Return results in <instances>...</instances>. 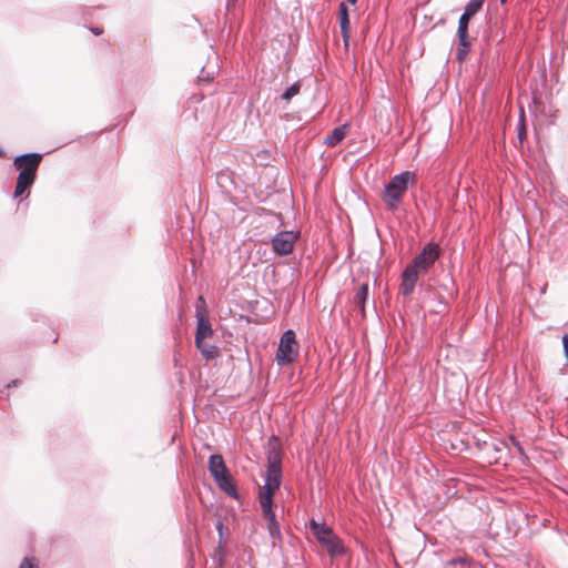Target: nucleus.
<instances>
[{
  "instance_id": "1",
  "label": "nucleus",
  "mask_w": 568,
  "mask_h": 568,
  "mask_svg": "<svg viewBox=\"0 0 568 568\" xmlns=\"http://www.w3.org/2000/svg\"><path fill=\"white\" fill-rule=\"evenodd\" d=\"M416 183V174L412 171H405L394 175L390 181L385 185L382 194V200L386 207L390 211L397 210L403 201V196L408 190L409 185Z\"/></svg>"
},
{
  "instance_id": "2",
  "label": "nucleus",
  "mask_w": 568,
  "mask_h": 568,
  "mask_svg": "<svg viewBox=\"0 0 568 568\" xmlns=\"http://www.w3.org/2000/svg\"><path fill=\"white\" fill-rule=\"evenodd\" d=\"M312 534L318 542L327 550L329 556L335 557L343 555L345 548L339 537L324 523H317L314 519L310 521Z\"/></svg>"
},
{
  "instance_id": "3",
  "label": "nucleus",
  "mask_w": 568,
  "mask_h": 568,
  "mask_svg": "<svg viewBox=\"0 0 568 568\" xmlns=\"http://www.w3.org/2000/svg\"><path fill=\"white\" fill-rule=\"evenodd\" d=\"M297 343L295 333L292 329L286 331L281 339L276 353V361L280 365H286L297 357Z\"/></svg>"
},
{
  "instance_id": "4",
  "label": "nucleus",
  "mask_w": 568,
  "mask_h": 568,
  "mask_svg": "<svg viewBox=\"0 0 568 568\" xmlns=\"http://www.w3.org/2000/svg\"><path fill=\"white\" fill-rule=\"evenodd\" d=\"M42 154L40 153H26L18 155L13 160L14 168L19 171L18 176L31 179L36 181L37 171L40 166Z\"/></svg>"
},
{
  "instance_id": "5",
  "label": "nucleus",
  "mask_w": 568,
  "mask_h": 568,
  "mask_svg": "<svg viewBox=\"0 0 568 568\" xmlns=\"http://www.w3.org/2000/svg\"><path fill=\"white\" fill-rule=\"evenodd\" d=\"M440 255V247L437 243H427L419 254H417L412 264L419 268L422 272L429 270Z\"/></svg>"
},
{
  "instance_id": "6",
  "label": "nucleus",
  "mask_w": 568,
  "mask_h": 568,
  "mask_svg": "<svg viewBox=\"0 0 568 568\" xmlns=\"http://www.w3.org/2000/svg\"><path fill=\"white\" fill-rule=\"evenodd\" d=\"M298 235L292 231H282L272 239L273 252L280 256L287 255L293 252Z\"/></svg>"
},
{
  "instance_id": "7",
  "label": "nucleus",
  "mask_w": 568,
  "mask_h": 568,
  "mask_svg": "<svg viewBox=\"0 0 568 568\" xmlns=\"http://www.w3.org/2000/svg\"><path fill=\"white\" fill-rule=\"evenodd\" d=\"M282 483L281 460L274 459L268 463L265 484L260 489L276 493Z\"/></svg>"
},
{
  "instance_id": "8",
  "label": "nucleus",
  "mask_w": 568,
  "mask_h": 568,
  "mask_svg": "<svg viewBox=\"0 0 568 568\" xmlns=\"http://www.w3.org/2000/svg\"><path fill=\"white\" fill-rule=\"evenodd\" d=\"M422 271L414 266L412 263L408 264L402 274L400 291L403 295L408 296L413 293L415 285L418 281L419 273Z\"/></svg>"
},
{
  "instance_id": "9",
  "label": "nucleus",
  "mask_w": 568,
  "mask_h": 568,
  "mask_svg": "<svg viewBox=\"0 0 568 568\" xmlns=\"http://www.w3.org/2000/svg\"><path fill=\"white\" fill-rule=\"evenodd\" d=\"M196 318L197 326L195 333V344H199L201 339H205L213 335L212 325L206 316L205 310L201 311L200 305L196 306Z\"/></svg>"
},
{
  "instance_id": "10",
  "label": "nucleus",
  "mask_w": 568,
  "mask_h": 568,
  "mask_svg": "<svg viewBox=\"0 0 568 568\" xmlns=\"http://www.w3.org/2000/svg\"><path fill=\"white\" fill-rule=\"evenodd\" d=\"M216 485L221 490H223L229 497L233 499H239V494L236 490V486L230 473H225V475H221L214 479Z\"/></svg>"
},
{
  "instance_id": "11",
  "label": "nucleus",
  "mask_w": 568,
  "mask_h": 568,
  "mask_svg": "<svg viewBox=\"0 0 568 568\" xmlns=\"http://www.w3.org/2000/svg\"><path fill=\"white\" fill-rule=\"evenodd\" d=\"M209 471L212 475V477L215 479L221 475H225V473L229 471L224 459L221 455L215 454L211 455L209 458Z\"/></svg>"
},
{
  "instance_id": "12",
  "label": "nucleus",
  "mask_w": 568,
  "mask_h": 568,
  "mask_svg": "<svg viewBox=\"0 0 568 568\" xmlns=\"http://www.w3.org/2000/svg\"><path fill=\"white\" fill-rule=\"evenodd\" d=\"M349 125L347 123L335 128L325 139L324 144L334 148L338 145L346 136Z\"/></svg>"
},
{
  "instance_id": "13",
  "label": "nucleus",
  "mask_w": 568,
  "mask_h": 568,
  "mask_svg": "<svg viewBox=\"0 0 568 568\" xmlns=\"http://www.w3.org/2000/svg\"><path fill=\"white\" fill-rule=\"evenodd\" d=\"M338 14H339L338 18H339L341 36H349L351 21H349V16H348V8L345 2L339 3Z\"/></svg>"
},
{
  "instance_id": "14",
  "label": "nucleus",
  "mask_w": 568,
  "mask_h": 568,
  "mask_svg": "<svg viewBox=\"0 0 568 568\" xmlns=\"http://www.w3.org/2000/svg\"><path fill=\"white\" fill-rule=\"evenodd\" d=\"M368 300V285L362 284L354 295V304L359 307L362 315L365 314V303Z\"/></svg>"
},
{
  "instance_id": "15",
  "label": "nucleus",
  "mask_w": 568,
  "mask_h": 568,
  "mask_svg": "<svg viewBox=\"0 0 568 568\" xmlns=\"http://www.w3.org/2000/svg\"><path fill=\"white\" fill-rule=\"evenodd\" d=\"M470 39L471 38H458L456 58L459 62H463L466 59L468 52L470 51V48H471Z\"/></svg>"
},
{
  "instance_id": "16",
  "label": "nucleus",
  "mask_w": 568,
  "mask_h": 568,
  "mask_svg": "<svg viewBox=\"0 0 568 568\" xmlns=\"http://www.w3.org/2000/svg\"><path fill=\"white\" fill-rule=\"evenodd\" d=\"M196 348L206 359L215 358L219 354V349L216 346L207 344L204 339H201L199 344H195Z\"/></svg>"
},
{
  "instance_id": "17",
  "label": "nucleus",
  "mask_w": 568,
  "mask_h": 568,
  "mask_svg": "<svg viewBox=\"0 0 568 568\" xmlns=\"http://www.w3.org/2000/svg\"><path fill=\"white\" fill-rule=\"evenodd\" d=\"M275 493L258 488V503L262 510L273 508V496Z\"/></svg>"
},
{
  "instance_id": "18",
  "label": "nucleus",
  "mask_w": 568,
  "mask_h": 568,
  "mask_svg": "<svg viewBox=\"0 0 568 568\" xmlns=\"http://www.w3.org/2000/svg\"><path fill=\"white\" fill-rule=\"evenodd\" d=\"M33 183H34V180L18 176L16 189L13 192V197H18V196L22 195Z\"/></svg>"
},
{
  "instance_id": "19",
  "label": "nucleus",
  "mask_w": 568,
  "mask_h": 568,
  "mask_svg": "<svg viewBox=\"0 0 568 568\" xmlns=\"http://www.w3.org/2000/svg\"><path fill=\"white\" fill-rule=\"evenodd\" d=\"M471 18L473 17L467 16L465 11L463 12V14L459 18L458 27H457L455 36H457V37L468 36V22Z\"/></svg>"
},
{
  "instance_id": "20",
  "label": "nucleus",
  "mask_w": 568,
  "mask_h": 568,
  "mask_svg": "<svg viewBox=\"0 0 568 568\" xmlns=\"http://www.w3.org/2000/svg\"><path fill=\"white\" fill-rule=\"evenodd\" d=\"M267 521V530L273 540H280L282 537L281 527L276 517L271 518Z\"/></svg>"
},
{
  "instance_id": "21",
  "label": "nucleus",
  "mask_w": 568,
  "mask_h": 568,
  "mask_svg": "<svg viewBox=\"0 0 568 568\" xmlns=\"http://www.w3.org/2000/svg\"><path fill=\"white\" fill-rule=\"evenodd\" d=\"M484 2L485 0H469L465 6L464 11L467 16L474 17L481 9Z\"/></svg>"
},
{
  "instance_id": "22",
  "label": "nucleus",
  "mask_w": 568,
  "mask_h": 568,
  "mask_svg": "<svg viewBox=\"0 0 568 568\" xmlns=\"http://www.w3.org/2000/svg\"><path fill=\"white\" fill-rule=\"evenodd\" d=\"M300 91L301 84L300 82H295L285 90V92L282 94V99L285 100L286 102H290L293 97L300 93Z\"/></svg>"
},
{
  "instance_id": "23",
  "label": "nucleus",
  "mask_w": 568,
  "mask_h": 568,
  "mask_svg": "<svg viewBox=\"0 0 568 568\" xmlns=\"http://www.w3.org/2000/svg\"><path fill=\"white\" fill-rule=\"evenodd\" d=\"M262 515H263V517H264V519H265V520H268V519H271V518L276 517V515H275V513H274L273 508L262 510Z\"/></svg>"
},
{
  "instance_id": "24",
  "label": "nucleus",
  "mask_w": 568,
  "mask_h": 568,
  "mask_svg": "<svg viewBox=\"0 0 568 568\" xmlns=\"http://www.w3.org/2000/svg\"><path fill=\"white\" fill-rule=\"evenodd\" d=\"M19 568H36V566H34V564L31 561V559H29V558H24V559L21 561V564H20Z\"/></svg>"
},
{
  "instance_id": "25",
  "label": "nucleus",
  "mask_w": 568,
  "mask_h": 568,
  "mask_svg": "<svg viewBox=\"0 0 568 568\" xmlns=\"http://www.w3.org/2000/svg\"><path fill=\"white\" fill-rule=\"evenodd\" d=\"M510 442H511V444L516 447V449L518 450V453H519L520 455H524V450H523V447L520 446L519 442H518L516 438H514V437H510Z\"/></svg>"
},
{
  "instance_id": "26",
  "label": "nucleus",
  "mask_w": 568,
  "mask_h": 568,
  "mask_svg": "<svg viewBox=\"0 0 568 568\" xmlns=\"http://www.w3.org/2000/svg\"><path fill=\"white\" fill-rule=\"evenodd\" d=\"M562 344H564V352H565V356L568 361V335H564L562 337Z\"/></svg>"
},
{
  "instance_id": "27",
  "label": "nucleus",
  "mask_w": 568,
  "mask_h": 568,
  "mask_svg": "<svg viewBox=\"0 0 568 568\" xmlns=\"http://www.w3.org/2000/svg\"><path fill=\"white\" fill-rule=\"evenodd\" d=\"M90 31L94 34V36H100L103 31L102 29L100 28H90Z\"/></svg>"
},
{
  "instance_id": "28",
  "label": "nucleus",
  "mask_w": 568,
  "mask_h": 568,
  "mask_svg": "<svg viewBox=\"0 0 568 568\" xmlns=\"http://www.w3.org/2000/svg\"><path fill=\"white\" fill-rule=\"evenodd\" d=\"M525 134V126L521 125L518 128V138L519 140L521 141L523 140V135Z\"/></svg>"
},
{
  "instance_id": "29",
  "label": "nucleus",
  "mask_w": 568,
  "mask_h": 568,
  "mask_svg": "<svg viewBox=\"0 0 568 568\" xmlns=\"http://www.w3.org/2000/svg\"><path fill=\"white\" fill-rule=\"evenodd\" d=\"M352 38H343V41H344V45H345V49L347 50L348 47H349V41H351Z\"/></svg>"
},
{
  "instance_id": "30",
  "label": "nucleus",
  "mask_w": 568,
  "mask_h": 568,
  "mask_svg": "<svg viewBox=\"0 0 568 568\" xmlns=\"http://www.w3.org/2000/svg\"><path fill=\"white\" fill-rule=\"evenodd\" d=\"M197 303L201 305H204L205 304L204 298L202 296H199Z\"/></svg>"
},
{
  "instance_id": "31",
  "label": "nucleus",
  "mask_w": 568,
  "mask_h": 568,
  "mask_svg": "<svg viewBox=\"0 0 568 568\" xmlns=\"http://www.w3.org/2000/svg\"><path fill=\"white\" fill-rule=\"evenodd\" d=\"M216 528H217L220 531L222 530V528H223V524H222V521H219V523H217Z\"/></svg>"
},
{
  "instance_id": "32",
  "label": "nucleus",
  "mask_w": 568,
  "mask_h": 568,
  "mask_svg": "<svg viewBox=\"0 0 568 568\" xmlns=\"http://www.w3.org/2000/svg\"><path fill=\"white\" fill-rule=\"evenodd\" d=\"M450 562H452L453 565H455V564H457V562H462V559H453Z\"/></svg>"
},
{
  "instance_id": "33",
  "label": "nucleus",
  "mask_w": 568,
  "mask_h": 568,
  "mask_svg": "<svg viewBox=\"0 0 568 568\" xmlns=\"http://www.w3.org/2000/svg\"><path fill=\"white\" fill-rule=\"evenodd\" d=\"M347 2H349L351 4H355L357 0H347Z\"/></svg>"
},
{
  "instance_id": "34",
  "label": "nucleus",
  "mask_w": 568,
  "mask_h": 568,
  "mask_svg": "<svg viewBox=\"0 0 568 568\" xmlns=\"http://www.w3.org/2000/svg\"><path fill=\"white\" fill-rule=\"evenodd\" d=\"M506 0H501V2H505Z\"/></svg>"
}]
</instances>
